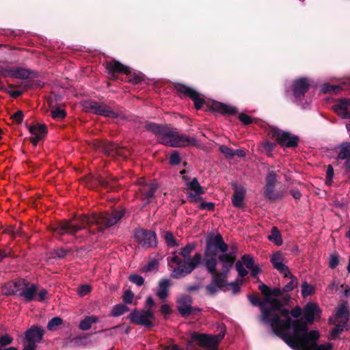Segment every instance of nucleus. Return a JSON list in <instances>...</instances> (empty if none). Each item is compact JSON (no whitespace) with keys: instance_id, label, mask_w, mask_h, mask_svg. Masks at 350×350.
Wrapping results in <instances>:
<instances>
[{"instance_id":"obj_1","label":"nucleus","mask_w":350,"mask_h":350,"mask_svg":"<svg viewBox=\"0 0 350 350\" xmlns=\"http://www.w3.org/2000/svg\"><path fill=\"white\" fill-rule=\"evenodd\" d=\"M125 209L122 208L113 209L111 212L92 213L79 216L77 223L63 220L52 227V230L60 235L68 234L75 235L80 230L85 233L75 236L79 243L85 241L94 242L100 237L106 229L116 225L124 215Z\"/></svg>"},{"instance_id":"obj_2","label":"nucleus","mask_w":350,"mask_h":350,"mask_svg":"<svg viewBox=\"0 0 350 350\" xmlns=\"http://www.w3.org/2000/svg\"><path fill=\"white\" fill-rule=\"evenodd\" d=\"M144 127L157 137L160 144L167 146L183 148L198 145L196 138L181 134L176 129L167 124L147 122Z\"/></svg>"},{"instance_id":"obj_3","label":"nucleus","mask_w":350,"mask_h":350,"mask_svg":"<svg viewBox=\"0 0 350 350\" xmlns=\"http://www.w3.org/2000/svg\"><path fill=\"white\" fill-rule=\"evenodd\" d=\"M278 312L285 319H282L283 322H280L275 327L271 328L274 334L282 339L288 346H292L295 345L293 342L295 339L307 332V325L303 322V319H293L290 317L291 311L287 308L282 307Z\"/></svg>"},{"instance_id":"obj_4","label":"nucleus","mask_w":350,"mask_h":350,"mask_svg":"<svg viewBox=\"0 0 350 350\" xmlns=\"http://www.w3.org/2000/svg\"><path fill=\"white\" fill-rule=\"evenodd\" d=\"M173 88L178 93L190 98L193 101L194 107L197 110L201 109L206 105L210 111L223 115L233 116L238 112L237 107L218 101L206 103L198 91L184 83H174Z\"/></svg>"},{"instance_id":"obj_5","label":"nucleus","mask_w":350,"mask_h":350,"mask_svg":"<svg viewBox=\"0 0 350 350\" xmlns=\"http://www.w3.org/2000/svg\"><path fill=\"white\" fill-rule=\"evenodd\" d=\"M205 268L208 273L211 274V283L206 285L205 288L209 295H215L218 289L226 291L225 288L228 286L227 278L232 268L222 267L220 272L217 271V261L215 259H208L205 261Z\"/></svg>"},{"instance_id":"obj_6","label":"nucleus","mask_w":350,"mask_h":350,"mask_svg":"<svg viewBox=\"0 0 350 350\" xmlns=\"http://www.w3.org/2000/svg\"><path fill=\"white\" fill-rule=\"evenodd\" d=\"M319 337L320 334L317 330L306 332L293 341L295 345L289 347L294 350H332L331 343L317 344Z\"/></svg>"},{"instance_id":"obj_7","label":"nucleus","mask_w":350,"mask_h":350,"mask_svg":"<svg viewBox=\"0 0 350 350\" xmlns=\"http://www.w3.org/2000/svg\"><path fill=\"white\" fill-rule=\"evenodd\" d=\"M206 246L204 252V262L209 258H215L222 252H228V245L225 243L223 237L217 233L208 234L205 239Z\"/></svg>"},{"instance_id":"obj_8","label":"nucleus","mask_w":350,"mask_h":350,"mask_svg":"<svg viewBox=\"0 0 350 350\" xmlns=\"http://www.w3.org/2000/svg\"><path fill=\"white\" fill-rule=\"evenodd\" d=\"M268 134L284 150L286 149L295 150L298 147L300 142V139L297 135L277 127H271Z\"/></svg>"},{"instance_id":"obj_9","label":"nucleus","mask_w":350,"mask_h":350,"mask_svg":"<svg viewBox=\"0 0 350 350\" xmlns=\"http://www.w3.org/2000/svg\"><path fill=\"white\" fill-rule=\"evenodd\" d=\"M130 321L137 325L151 329L154 326L155 316L152 309L138 310L135 308L127 317Z\"/></svg>"},{"instance_id":"obj_10","label":"nucleus","mask_w":350,"mask_h":350,"mask_svg":"<svg viewBox=\"0 0 350 350\" xmlns=\"http://www.w3.org/2000/svg\"><path fill=\"white\" fill-rule=\"evenodd\" d=\"M225 332H220L216 335H208L193 332L191 335V340L198 342V345L203 348L211 350H217L218 344L224 339Z\"/></svg>"},{"instance_id":"obj_11","label":"nucleus","mask_w":350,"mask_h":350,"mask_svg":"<svg viewBox=\"0 0 350 350\" xmlns=\"http://www.w3.org/2000/svg\"><path fill=\"white\" fill-rule=\"evenodd\" d=\"M202 256L200 253H196L192 258L183 260V265L175 267L171 277L175 279H179L190 274L201 263Z\"/></svg>"},{"instance_id":"obj_12","label":"nucleus","mask_w":350,"mask_h":350,"mask_svg":"<svg viewBox=\"0 0 350 350\" xmlns=\"http://www.w3.org/2000/svg\"><path fill=\"white\" fill-rule=\"evenodd\" d=\"M267 304H269V307L266 306V309L269 310L265 319L262 320V323L264 324H269L270 327H275V325L280 322H283L280 315L276 313L281 308L284 306L285 304L282 300L278 298L265 299Z\"/></svg>"},{"instance_id":"obj_13","label":"nucleus","mask_w":350,"mask_h":350,"mask_svg":"<svg viewBox=\"0 0 350 350\" xmlns=\"http://www.w3.org/2000/svg\"><path fill=\"white\" fill-rule=\"evenodd\" d=\"M187 190L191 191L187 193V200L190 203L195 204L202 202L203 198L201 197L205 193L203 187L200 185L197 178H193L190 183L187 184Z\"/></svg>"},{"instance_id":"obj_14","label":"nucleus","mask_w":350,"mask_h":350,"mask_svg":"<svg viewBox=\"0 0 350 350\" xmlns=\"http://www.w3.org/2000/svg\"><path fill=\"white\" fill-rule=\"evenodd\" d=\"M137 242L144 247H151L156 245V234L154 231L144 229L137 230L135 232Z\"/></svg>"},{"instance_id":"obj_15","label":"nucleus","mask_w":350,"mask_h":350,"mask_svg":"<svg viewBox=\"0 0 350 350\" xmlns=\"http://www.w3.org/2000/svg\"><path fill=\"white\" fill-rule=\"evenodd\" d=\"M258 290L261 292L263 296L265 297V299L282 297L285 304H287L291 299V296L289 295L284 294L285 293L283 291V288L282 289L279 287L271 288L265 284H260L258 286Z\"/></svg>"},{"instance_id":"obj_16","label":"nucleus","mask_w":350,"mask_h":350,"mask_svg":"<svg viewBox=\"0 0 350 350\" xmlns=\"http://www.w3.org/2000/svg\"><path fill=\"white\" fill-rule=\"evenodd\" d=\"M321 310L316 304L309 302L304 307L303 322L307 325V332H308V325H312L317 318L320 317Z\"/></svg>"},{"instance_id":"obj_17","label":"nucleus","mask_w":350,"mask_h":350,"mask_svg":"<svg viewBox=\"0 0 350 350\" xmlns=\"http://www.w3.org/2000/svg\"><path fill=\"white\" fill-rule=\"evenodd\" d=\"M88 179L90 183L98 184L100 187L111 191H113L116 189V184L118 181V178L111 174H107L106 177L99 174L96 176L89 177Z\"/></svg>"},{"instance_id":"obj_18","label":"nucleus","mask_w":350,"mask_h":350,"mask_svg":"<svg viewBox=\"0 0 350 350\" xmlns=\"http://www.w3.org/2000/svg\"><path fill=\"white\" fill-rule=\"evenodd\" d=\"M310 85L306 77L295 79L292 84L293 95L296 99L301 100L308 92Z\"/></svg>"},{"instance_id":"obj_19","label":"nucleus","mask_w":350,"mask_h":350,"mask_svg":"<svg viewBox=\"0 0 350 350\" xmlns=\"http://www.w3.org/2000/svg\"><path fill=\"white\" fill-rule=\"evenodd\" d=\"M27 126L31 134L30 140L33 146H36L38 142L44 139L47 133V127L45 124H36L30 126L27 124Z\"/></svg>"},{"instance_id":"obj_20","label":"nucleus","mask_w":350,"mask_h":350,"mask_svg":"<svg viewBox=\"0 0 350 350\" xmlns=\"http://www.w3.org/2000/svg\"><path fill=\"white\" fill-rule=\"evenodd\" d=\"M105 68L109 75L111 77H115L118 74L129 75L130 73V67L122 64L118 60L112 59L105 63Z\"/></svg>"},{"instance_id":"obj_21","label":"nucleus","mask_w":350,"mask_h":350,"mask_svg":"<svg viewBox=\"0 0 350 350\" xmlns=\"http://www.w3.org/2000/svg\"><path fill=\"white\" fill-rule=\"evenodd\" d=\"M21 291L18 293V297H24L27 302L35 300V297L38 293V286L35 284L30 283L25 279Z\"/></svg>"},{"instance_id":"obj_22","label":"nucleus","mask_w":350,"mask_h":350,"mask_svg":"<svg viewBox=\"0 0 350 350\" xmlns=\"http://www.w3.org/2000/svg\"><path fill=\"white\" fill-rule=\"evenodd\" d=\"M23 282H25V279L18 278L5 283L2 288L3 294L5 296H18V293L21 291Z\"/></svg>"},{"instance_id":"obj_23","label":"nucleus","mask_w":350,"mask_h":350,"mask_svg":"<svg viewBox=\"0 0 350 350\" xmlns=\"http://www.w3.org/2000/svg\"><path fill=\"white\" fill-rule=\"evenodd\" d=\"M44 332L42 327L33 325L25 332V340L35 344L39 343L42 340Z\"/></svg>"},{"instance_id":"obj_24","label":"nucleus","mask_w":350,"mask_h":350,"mask_svg":"<svg viewBox=\"0 0 350 350\" xmlns=\"http://www.w3.org/2000/svg\"><path fill=\"white\" fill-rule=\"evenodd\" d=\"M193 299L189 295H182L177 299V310L184 318L190 316Z\"/></svg>"},{"instance_id":"obj_25","label":"nucleus","mask_w":350,"mask_h":350,"mask_svg":"<svg viewBox=\"0 0 350 350\" xmlns=\"http://www.w3.org/2000/svg\"><path fill=\"white\" fill-rule=\"evenodd\" d=\"M247 299L252 306H258L260 308L261 314L259 317V320L262 323V320L266 319L269 312V310L266 309L267 301H265V297L264 296L263 300H261L256 293H254L248 295Z\"/></svg>"},{"instance_id":"obj_26","label":"nucleus","mask_w":350,"mask_h":350,"mask_svg":"<svg viewBox=\"0 0 350 350\" xmlns=\"http://www.w3.org/2000/svg\"><path fill=\"white\" fill-rule=\"evenodd\" d=\"M270 261L273 268L278 271L280 273L285 274L286 275V273H289V269L286 265L284 264V258L282 256V254L280 252L278 251L273 253L271 257Z\"/></svg>"},{"instance_id":"obj_27","label":"nucleus","mask_w":350,"mask_h":350,"mask_svg":"<svg viewBox=\"0 0 350 350\" xmlns=\"http://www.w3.org/2000/svg\"><path fill=\"white\" fill-rule=\"evenodd\" d=\"M348 106H350V99L342 98L338 101L333 108L338 116L343 119L350 120V111L347 109Z\"/></svg>"},{"instance_id":"obj_28","label":"nucleus","mask_w":350,"mask_h":350,"mask_svg":"<svg viewBox=\"0 0 350 350\" xmlns=\"http://www.w3.org/2000/svg\"><path fill=\"white\" fill-rule=\"evenodd\" d=\"M208 259H212V258H209ZM213 259L216 260L217 265L218 262H221L222 264V267H228L232 268L234 262H236V255L233 252H222L218 255V256L215 258H213Z\"/></svg>"},{"instance_id":"obj_29","label":"nucleus","mask_w":350,"mask_h":350,"mask_svg":"<svg viewBox=\"0 0 350 350\" xmlns=\"http://www.w3.org/2000/svg\"><path fill=\"white\" fill-rule=\"evenodd\" d=\"M95 150L101 152L102 153H119L118 146L113 143L99 140L94 143Z\"/></svg>"},{"instance_id":"obj_30","label":"nucleus","mask_w":350,"mask_h":350,"mask_svg":"<svg viewBox=\"0 0 350 350\" xmlns=\"http://www.w3.org/2000/svg\"><path fill=\"white\" fill-rule=\"evenodd\" d=\"M245 193L246 191L243 187L234 186V191L232 196V204L234 207L241 208L245 206L244 198Z\"/></svg>"},{"instance_id":"obj_31","label":"nucleus","mask_w":350,"mask_h":350,"mask_svg":"<svg viewBox=\"0 0 350 350\" xmlns=\"http://www.w3.org/2000/svg\"><path fill=\"white\" fill-rule=\"evenodd\" d=\"M10 72L11 77L20 79H27L37 77L36 72L23 68H14V71H11Z\"/></svg>"},{"instance_id":"obj_32","label":"nucleus","mask_w":350,"mask_h":350,"mask_svg":"<svg viewBox=\"0 0 350 350\" xmlns=\"http://www.w3.org/2000/svg\"><path fill=\"white\" fill-rule=\"evenodd\" d=\"M170 285L171 283L169 279L163 278L159 281L157 295L160 299L164 300L168 297Z\"/></svg>"},{"instance_id":"obj_33","label":"nucleus","mask_w":350,"mask_h":350,"mask_svg":"<svg viewBox=\"0 0 350 350\" xmlns=\"http://www.w3.org/2000/svg\"><path fill=\"white\" fill-rule=\"evenodd\" d=\"M350 317V313L347 310V306L346 303L341 304L336 313V319L339 323L342 324H347L349 321V319Z\"/></svg>"},{"instance_id":"obj_34","label":"nucleus","mask_w":350,"mask_h":350,"mask_svg":"<svg viewBox=\"0 0 350 350\" xmlns=\"http://www.w3.org/2000/svg\"><path fill=\"white\" fill-rule=\"evenodd\" d=\"M105 104L94 100L87 101L84 105L86 111L100 116Z\"/></svg>"},{"instance_id":"obj_35","label":"nucleus","mask_w":350,"mask_h":350,"mask_svg":"<svg viewBox=\"0 0 350 350\" xmlns=\"http://www.w3.org/2000/svg\"><path fill=\"white\" fill-rule=\"evenodd\" d=\"M275 185H265L264 196L270 200H276L282 196L280 192L275 191Z\"/></svg>"},{"instance_id":"obj_36","label":"nucleus","mask_w":350,"mask_h":350,"mask_svg":"<svg viewBox=\"0 0 350 350\" xmlns=\"http://www.w3.org/2000/svg\"><path fill=\"white\" fill-rule=\"evenodd\" d=\"M98 322V317L95 316H86L83 319L80 321L79 328L83 331L89 330L93 323Z\"/></svg>"},{"instance_id":"obj_37","label":"nucleus","mask_w":350,"mask_h":350,"mask_svg":"<svg viewBox=\"0 0 350 350\" xmlns=\"http://www.w3.org/2000/svg\"><path fill=\"white\" fill-rule=\"evenodd\" d=\"M283 275L284 278H288L291 280L289 282H288L285 286H284L283 291L284 293H288L290 291H292L298 285L297 278L294 275L292 274L290 270L289 273H286V275L285 274H283Z\"/></svg>"},{"instance_id":"obj_38","label":"nucleus","mask_w":350,"mask_h":350,"mask_svg":"<svg viewBox=\"0 0 350 350\" xmlns=\"http://www.w3.org/2000/svg\"><path fill=\"white\" fill-rule=\"evenodd\" d=\"M267 238L270 241L274 243L278 246H280L283 243L281 233L276 226L272 227L271 234H269Z\"/></svg>"},{"instance_id":"obj_39","label":"nucleus","mask_w":350,"mask_h":350,"mask_svg":"<svg viewBox=\"0 0 350 350\" xmlns=\"http://www.w3.org/2000/svg\"><path fill=\"white\" fill-rule=\"evenodd\" d=\"M157 188V185L150 184L145 185L141 189L142 193L145 199L148 200L147 203H149V200L154 196L155 191Z\"/></svg>"},{"instance_id":"obj_40","label":"nucleus","mask_w":350,"mask_h":350,"mask_svg":"<svg viewBox=\"0 0 350 350\" xmlns=\"http://www.w3.org/2000/svg\"><path fill=\"white\" fill-rule=\"evenodd\" d=\"M196 246L197 244L195 242H191L180 249L179 254L183 257V260L191 258V254L196 249Z\"/></svg>"},{"instance_id":"obj_41","label":"nucleus","mask_w":350,"mask_h":350,"mask_svg":"<svg viewBox=\"0 0 350 350\" xmlns=\"http://www.w3.org/2000/svg\"><path fill=\"white\" fill-rule=\"evenodd\" d=\"M126 75L129 78L128 81L134 84L141 83L145 79L144 74L142 72H132L131 69L130 73Z\"/></svg>"},{"instance_id":"obj_42","label":"nucleus","mask_w":350,"mask_h":350,"mask_svg":"<svg viewBox=\"0 0 350 350\" xmlns=\"http://www.w3.org/2000/svg\"><path fill=\"white\" fill-rule=\"evenodd\" d=\"M129 310V308L123 304H118L115 305L111 311V316L112 317H120L126 312Z\"/></svg>"},{"instance_id":"obj_43","label":"nucleus","mask_w":350,"mask_h":350,"mask_svg":"<svg viewBox=\"0 0 350 350\" xmlns=\"http://www.w3.org/2000/svg\"><path fill=\"white\" fill-rule=\"evenodd\" d=\"M301 295L304 297L312 295L314 293L315 288L312 285L309 284L307 282H304L301 284Z\"/></svg>"},{"instance_id":"obj_44","label":"nucleus","mask_w":350,"mask_h":350,"mask_svg":"<svg viewBox=\"0 0 350 350\" xmlns=\"http://www.w3.org/2000/svg\"><path fill=\"white\" fill-rule=\"evenodd\" d=\"M164 239L168 247H174L178 246V241L174 237L172 232L167 231L165 233Z\"/></svg>"},{"instance_id":"obj_45","label":"nucleus","mask_w":350,"mask_h":350,"mask_svg":"<svg viewBox=\"0 0 350 350\" xmlns=\"http://www.w3.org/2000/svg\"><path fill=\"white\" fill-rule=\"evenodd\" d=\"M70 252V250H66L63 247H57L51 252V254L54 258L63 259Z\"/></svg>"},{"instance_id":"obj_46","label":"nucleus","mask_w":350,"mask_h":350,"mask_svg":"<svg viewBox=\"0 0 350 350\" xmlns=\"http://www.w3.org/2000/svg\"><path fill=\"white\" fill-rule=\"evenodd\" d=\"M62 319L59 317H55L49 320V321L47 323L46 327L50 331H54L56 329L57 327L62 325Z\"/></svg>"},{"instance_id":"obj_47","label":"nucleus","mask_w":350,"mask_h":350,"mask_svg":"<svg viewBox=\"0 0 350 350\" xmlns=\"http://www.w3.org/2000/svg\"><path fill=\"white\" fill-rule=\"evenodd\" d=\"M241 262L245 265L247 269H252L256 264L254 257L251 254H244L241 257Z\"/></svg>"},{"instance_id":"obj_48","label":"nucleus","mask_w":350,"mask_h":350,"mask_svg":"<svg viewBox=\"0 0 350 350\" xmlns=\"http://www.w3.org/2000/svg\"><path fill=\"white\" fill-rule=\"evenodd\" d=\"M347 325V324H342L340 323L336 325L331 332L332 339H336L338 337L339 334L343 331L344 328L346 327Z\"/></svg>"},{"instance_id":"obj_49","label":"nucleus","mask_w":350,"mask_h":350,"mask_svg":"<svg viewBox=\"0 0 350 350\" xmlns=\"http://www.w3.org/2000/svg\"><path fill=\"white\" fill-rule=\"evenodd\" d=\"M159 267V262L156 260H150L146 265L143 267L142 269V272H150L154 270H157Z\"/></svg>"},{"instance_id":"obj_50","label":"nucleus","mask_w":350,"mask_h":350,"mask_svg":"<svg viewBox=\"0 0 350 350\" xmlns=\"http://www.w3.org/2000/svg\"><path fill=\"white\" fill-rule=\"evenodd\" d=\"M339 258H340V256L337 252L332 253L329 255V268L334 269L338 265Z\"/></svg>"},{"instance_id":"obj_51","label":"nucleus","mask_w":350,"mask_h":350,"mask_svg":"<svg viewBox=\"0 0 350 350\" xmlns=\"http://www.w3.org/2000/svg\"><path fill=\"white\" fill-rule=\"evenodd\" d=\"M13 342V338L8 334H5L3 335L0 336V349H2L10 344Z\"/></svg>"},{"instance_id":"obj_52","label":"nucleus","mask_w":350,"mask_h":350,"mask_svg":"<svg viewBox=\"0 0 350 350\" xmlns=\"http://www.w3.org/2000/svg\"><path fill=\"white\" fill-rule=\"evenodd\" d=\"M100 116L112 118H116L118 116L117 113L113 111L109 107H108L105 104L103 106L102 113Z\"/></svg>"},{"instance_id":"obj_53","label":"nucleus","mask_w":350,"mask_h":350,"mask_svg":"<svg viewBox=\"0 0 350 350\" xmlns=\"http://www.w3.org/2000/svg\"><path fill=\"white\" fill-rule=\"evenodd\" d=\"M129 280L130 282H131L133 284H135L138 286H141L144 283V278L136 273L131 274L129 277Z\"/></svg>"},{"instance_id":"obj_54","label":"nucleus","mask_w":350,"mask_h":350,"mask_svg":"<svg viewBox=\"0 0 350 350\" xmlns=\"http://www.w3.org/2000/svg\"><path fill=\"white\" fill-rule=\"evenodd\" d=\"M342 88L339 85H334L325 84L322 88V92L323 93H337L340 91Z\"/></svg>"},{"instance_id":"obj_55","label":"nucleus","mask_w":350,"mask_h":350,"mask_svg":"<svg viewBox=\"0 0 350 350\" xmlns=\"http://www.w3.org/2000/svg\"><path fill=\"white\" fill-rule=\"evenodd\" d=\"M334 150L336 153H350V142H343Z\"/></svg>"},{"instance_id":"obj_56","label":"nucleus","mask_w":350,"mask_h":350,"mask_svg":"<svg viewBox=\"0 0 350 350\" xmlns=\"http://www.w3.org/2000/svg\"><path fill=\"white\" fill-rule=\"evenodd\" d=\"M277 182V173L275 171H269L266 177V185H275Z\"/></svg>"},{"instance_id":"obj_57","label":"nucleus","mask_w":350,"mask_h":350,"mask_svg":"<svg viewBox=\"0 0 350 350\" xmlns=\"http://www.w3.org/2000/svg\"><path fill=\"white\" fill-rule=\"evenodd\" d=\"M221 153H245L244 150L242 148H238L236 150H233L226 146L221 145L219 148Z\"/></svg>"},{"instance_id":"obj_58","label":"nucleus","mask_w":350,"mask_h":350,"mask_svg":"<svg viewBox=\"0 0 350 350\" xmlns=\"http://www.w3.org/2000/svg\"><path fill=\"white\" fill-rule=\"evenodd\" d=\"M235 267L240 277L244 278L248 274V271L243 267L241 261L238 260L237 262H236Z\"/></svg>"},{"instance_id":"obj_59","label":"nucleus","mask_w":350,"mask_h":350,"mask_svg":"<svg viewBox=\"0 0 350 350\" xmlns=\"http://www.w3.org/2000/svg\"><path fill=\"white\" fill-rule=\"evenodd\" d=\"M66 116V111L60 108H56L52 111V118L53 119H63Z\"/></svg>"},{"instance_id":"obj_60","label":"nucleus","mask_w":350,"mask_h":350,"mask_svg":"<svg viewBox=\"0 0 350 350\" xmlns=\"http://www.w3.org/2000/svg\"><path fill=\"white\" fill-rule=\"evenodd\" d=\"M239 120L244 124V125H250L253 122V119L252 117L248 116L245 113H241L239 116Z\"/></svg>"},{"instance_id":"obj_61","label":"nucleus","mask_w":350,"mask_h":350,"mask_svg":"<svg viewBox=\"0 0 350 350\" xmlns=\"http://www.w3.org/2000/svg\"><path fill=\"white\" fill-rule=\"evenodd\" d=\"M334 177V168L332 165H328L326 170V184L331 185Z\"/></svg>"},{"instance_id":"obj_62","label":"nucleus","mask_w":350,"mask_h":350,"mask_svg":"<svg viewBox=\"0 0 350 350\" xmlns=\"http://www.w3.org/2000/svg\"><path fill=\"white\" fill-rule=\"evenodd\" d=\"M14 88V85H9L8 86V90H5V91L8 94H10L12 97L13 98H18L21 96H22L23 94V91L21 90H12V89H13Z\"/></svg>"},{"instance_id":"obj_63","label":"nucleus","mask_w":350,"mask_h":350,"mask_svg":"<svg viewBox=\"0 0 350 350\" xmlns=\"http://www.w3.org/2000/svg\"><path fill=\"white\" fill-rule=\"evenodd\" d=\"M134 297V293L131 290H127L122 295V299L126 304H131Z\"/></svg>"},{"instance_id":"obj_64","label":"nucleus","mask_w":350,"mask_h":350,"mask_svg":"<svg viewBox=\"0 0 350 350\" xmlns=\"http://www.w3.org/2000/svg\"><path fill=\"white\" fill-rule=\"evenodd\" d=\"M92 288L88 284H83L79 287L78 293L80 296H85L90 293Z\"/></svg>"}]
</instances>
